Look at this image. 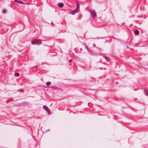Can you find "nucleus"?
Returning a JSON list of instances; mask_svg holds the SVG:
<instances>
[{"label": "nucleus", "mask_w": 148, "mask_h": 148, "mask_svg": "<svg viewBox=\"0 0 148 148\" xmlns=\"http://www.w3.org/2000/svg\"><path fill=\"white\" fill-rule=\"evenodd\" d=\"M32 43L33 44H36L39 45L41 44V42L39 40L35 39L34 40L33 42H32Z\"/></svg>", "instance_id": "obj_1"}, {"label": "nucleus", "mask_w": 148, "mask_h": 148, "mask_svg": "<svg viewBox=\"0 0 148 148\" xmlns=\"http://www.w3.org/2000/svg\"><path fill=\"white\" fill-rule=\"evenodd\" d=\"M43 108L45 109L47 112L48 114H50V110L49 108L46 106H44L43 107Z\"/></svg>", "instance_id": "obj_2"}, {"label": "nucleus", "mask_w": 148, "mask_h": 148, "mask_svg": "<svg viewBox=\"0 0 148 148\" xmlns=\"http://www.w3.org/2000/svg\"><path fill=\"white\" fill-rule=\"evenodd\" d=\"M89 12L93 16L95 17L96 15L95 12L92 9H90L89 10Z\"/></svg>", "instance_id": "obj_3"}, {"label": "nucleus", "mask_w": 148, "mask_h": 148, "mask_svg": "<svg viewBox=\"0 0 148 148\" xmlns=\"http://www.w3.org/2000/svg\"><path fill=\"white\" fill-rule=\"evenodd\" d=\"M58 5L60 8L62 7L64 5L62 3H59L58 4Z\"/></svg>", "instance_id": "obj_4"}, {"label": "nucleus", "mask_w": 148, "mask_h": 148, "mask_svg": "<svg viewBox=\"0 0 148 148\" xmlns=\"http://www.w3.org/2000/svg\"><path fill=\"white\" fill-rule=\"evenodd\" d=\"M77 8H76L75 10H74V11L73 12H72V14H74V12H77L78 11V10H77Z\"/></svg>", "instance_id": "obj_5"}, {"label": "nucleus", "mask_w": 148, "mask_h": 148, "mask_svg": "<svg viewBox=\"0 0 148 148\" xmlns=\"http://www.w3.org/2000/svg\"><path fill=\"white\" fill-rule=\"evenodd\" d=\"M134 34H138L139 33V32L138 30H136L134 32Z\"/></svg>", "instance_id": "obj_6"}, {"label": "nucleus", "mask_w": 148, "mask_h": 148, "mask_svg": "<svg viewBox=\"0 0 148 148\" xmlns=\"http://www.w3.org/2000/svg\"><path fill=\"white\" fill-rule=\"evenodd\" d=\"M17 3H21L22 4H23L24 3L21 1H17Z\"/></svg>", "instance_id": "obj_7"}, {"label": "nucleus", "mask_w": 148, "mask_h": 148, "mask_svg": "<svg viewBox=\"0 0 148 148\" xmlns=\"http://www.w3.org/2000/svg\"><path fill=\"white\" fill-rule=\"evenodd\" d=\"M51 84V83L50 82H48L46 83V85L47 86H49Z\"/></svg>", "instance_id": "obj_8"}, {"label": "nucleus", "mask_w": 148, "mask_h": 148, "mask_svg": "<svg viewBox=\"0 0 148 148\" xmlns=\"http://www.w3.org/2000/svg\"><path fill=\"white\" fill-rule=\"evenodd\" d=\"M85 48L86 49L88 50V51L90 52V50L89 49H88V47L87 46H86Z\"/></svg>", "instance_id": "obj_9"}, {"label": "nucleus", "mask_w": 148, "mask_h": 148, "mask_svg": "<svg viewBox=\"0 0 148 148\" xmlns=\"http://www.w3.org/2000/svg\"><path fill=\"white\" fill-rule=\"evenodd\" d=\"M6 9H3V13H6Z\"/></svg>", "instance_id": "obj_10"}, {"label": "nucleus", "mask_w": 148, "mask_h": 148, "mask_svg": "<svg viewBox=\"0 0 148 148\" xmlns=\"http://www.w3.org/2000/svg\"><path fill=\"white\" fill-rule=\"evenodd\" d=\"M19 75L18 73H15V75L16 76H18Z\"/></svg>", "instance_id": "obj_11"}, {"label": "nucleus", "mask_w": 148, "mask_h": 148, "mask_svg": "<svg viewBox=\"0 0 148 148\" xmlns=\"http://www.w3.org/2000/svg\"><path fill=\"white\" fill-rule=\"evenodd\" d=\"M72 59H70V60H69V62H71V61H72Z\"/></svg>", "instance_id": "obj_12"}, {"label": "nucleus", "mask_w": 148, "mask_h": 148, "mask_svg": "<svg viewBox=\"0 0 148 148\" xmlns=\"http://www.w3.org/2000/svg\"><path fill=\"white\" fill-rule=\"evenodd\" d=\"M14 1L15 2H17V1H18L17 0H14Z\"/></svg>", "instance_id": "obj_13"}]
</instances>
